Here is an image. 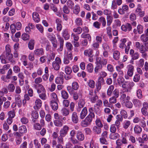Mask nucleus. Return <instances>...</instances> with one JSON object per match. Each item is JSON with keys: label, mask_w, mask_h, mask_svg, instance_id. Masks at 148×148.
Segmentation results:
<instances>
[{"label": "nucleus", "mask_w": 148, "mask_h": 148, "mask_svg": "<svg viewBox=\"0 0 148 148\" xmlns=\"http://www.w3.org/2000/svg\"><path fill=\"white\" fill-rule=\"evenodd\" d=\"M13 71L16 73H17L20 71V69L18 66H15L13 67Z\"/></svg>", "instance_id": "64"}, {"label": "nucleus", "mask_w": 148, "mask_h": 148, "mask_svg": "<svg viewBox=\"0 0 148 148\" xmlns=\"http://www.w3.org/2000/svg\"><path fill=\"white\" fill-rule=\"evenodd\" d=\"M148 51V42H145L144 45L141 46L140 49V52L141 53H144Z\"/></svg>", "instance_id": "7"}, {"label": "nucleus", "mask_w": 148, "mask_h": 148, "mask_svg": "<svg viewBox=\"0 0 148 148\" xmlns=\"http://www.w3.org/2000/svg\"><path fill=\"white\" fill-rule=\"evenodd\" d=\"M15 101L17 105L19 107H20L22 105V101L20 98L19 95H16L15 96Z\"/></svg>", "instance_id": "12"}, {"label": "nucleus", "mask_w": 148, "mask_h": 148, "mask_svg": "<svg viewBox=\"0 0 148 148\" xmlns=\"http://www.w3.org/2000/svg\"><path fill=\"white\" fill-rule=\"evenodd\" d=\"M69 129V127L67 125H64L60 131V136L65 137L67 134Z\"/></svg>", "instance_id": "2"}, {"label": "nucleus", "mask_w": 148, "mask_h": 148, "mask_svg": "<svg viewBox=\"0 0 148 148\" xmlns=\"http://www.w3.org/2000/svg\"><path fill=\"white\" fill-rule=\"evenodd\" d=\"M67 6L69 8L72 9L74 6V3L73 1L71 0H68L66 2Z\"/></svg>", "instance_id": "33"}, {"label": "nucleus", "mask_w": 148, "mask_h": 148, "mask_svg": "<svg viewBox=\"0 0 148 148\" xmlns=\"http://www.w3.org/2000/svg\"><path fill=\"white\" fill-rule=\"evenodd\" d=\"M52 66L55 70L58 71L60 69L59 64H57L55 62H53L52 63Z\"/></svg>", "instance_id": "51"}, {"label": "nucleus", "mask_w": 148, "mask_h": 148, "mask_svg": "<svg viewBox=\"0 0 148 148\" xmlns=\"http://www.w3.org/2000/svg\"><path fill=\"white\" fill-rule=\"evenodd\" d=\"M139 123V124L140 126L143 127H145V122L143 119L142 120L140 119Z\"/></svg>", "instance_id": "62"}, {"label": "nucleus", "mask_w": 148, "mask_h": 148, "mask_svg": "<svg viewBox=\"0 0 148 148\" xmlns=\"http://www.w3.org/2000/svg\"><path fill=\"white\" fill-rule=\"evenodd\" d=\"M147 36L146 34H143L140 37L141 40L143 42H147L148 40Z\"/></svg>", "instance_id": "39"}, {"label": "nucleus", "mask_w": 148, "mask_h": 148, "mask_svg": "<svg viewBox=\"0 0 148 148\" xmlns=\"http://www.w3.org/2000/svg\"><path fill=\"white\" fill-rule=\"evenodd\" d=\"M107 25L108 26L110 25L112 21V18L110 16L108 15L107 16Z\"/></svg>", "instance_id": "46"}, {"label": "nucleus", "mask_w": 148, "mask_h": 148, "mask_svg": "<svg viewBox=\"0 0 148 148\" xmlns=\"http://www.w3.org/2000/svg\"><path fill=\"white\" fill-rule=\"evenodd\" d=\"M140 79V75L138 74H136L134 76L133 81L135 82H138Z\"/></svg>", "instance_id": "56"}, {"label": "nucleus", "mask_w": 148, "mask_h": 148, "mask_svg": "<svg viewBox=\"0 0 148 148\" xmlns=\"http://www.w3.org/2000/svg\"><path fill=\"white\" fill-rule=\"evenodd\" d=\"M114 88V87L113 85H111L109 86L107 91V94L108 95L110 96L111 95Z\"/></svg>", "instance_id": "37"}, {"label": "nucleus", "mask_w": 148, "mask_h": 148, "mask_svg": "<svg viewBox=\"0 0 148 148\" xmlns=\"http://www.w3.org/2000/svg\"><path fill=\"white\" fill-rule=\"evenodd\" d=\"M87 69L88 71L90 73H92L93 69V66L92 64L90 63L87 65Z\"/></svg>", "instance_id": "40"}, {"label": "nucleus", "mask_w": 148, "mask_h": 148, "mask_svg": "<svg viewBox=\"0 0 148 148\" xmlns=\"http://www.w3.org/2000/svg\"><path fill=\"white\" fill-rule=\"evenodd\" d=\"M34 40L32 39H31L29 42L28 47L30 50H32L34 49Z\"/></svg>", "instance_id": "24"}, {"label": "nucleus", "mask_w": 148, "mask_h": 148, "mask_svg": "<svg viewBox=\"0 0 148 148\" xmlns=\"http://www.w3.org/2000/svg\"><path fill=\"white\" fill-rule=\"evenodd\" d=\"M119 134L115 132H111L110 135V138L112 139H116L119 137Z\"/></svg>", "instance_id": "22"}, {"label": "nucleus", "mask_w": 148, "mask_h": 148, "mask_svg": "<svg viewBox=\"0 0 148 148\" xmlns=\"http://www.w3.org/2000/svg\"><path fill=\"white\" fill-rule=\"evenodd\" d=\"M61 111L63 115L65 116L68 115L69 114V110L65 108H62Z\"/></svg>", "instance_id": "30"}, {"label": "nucleus", "mask_w": 148, "mask_h": 148, "mask_svg": "<svg viewBox=\"0 0 148 148\" xmlns=\"http://www.w3.org/2000/svg\"><path fill=\"white\" fill-rule=\"evenodd\" d=\"M62 121L60 120H55L53 121L54 125L57 127H61L63 125Z\"/></svg>", "instance_id": "25"}, {"label": "nucleus", "mask_w": 148, "mask_h": 148, "mask_svg": "<svg viewBox=\"0 0 148 148\" xmlns=\"http://www.w3.org/2000/svg\"><path fill=\"white\" fill-rule=\"evenodd\" d=\"M127 75L130 77H132L133 75L134 70V66L131 64L127 66Z\"/></svg>", "instance_id": "5"}, {"label": "nucleus", "mask_w": 148, "mask_h": 148, "mask_svg": "<svg viewBox=\"0 0 148 148\" xmlns=\"http://www.w3.org/2000/svg\"><path fill=\"white\" fill-rule=\"evenodd\" d=\"M99 21L102 23L103 26L105 27L106 25V21L105 18L103 17H101L99 19Z\"/></svg>", "instance_id": "44"}, {"label": "nucleus", "mask_w": 148, "mask_h": 148, "mask_svg": "<svg viewBox=\"0 0 148 148\" xmlns=\"http://www.w3.org/2000/svg\"><path fill=\"white\" fill-rule=\"evenodd\" d=\"M33 20L37 23L39 22L40 19L38 14L36 12H34L32 14Z\"/></svg>", "instance_id": "14"}, {"label": "nucleus", "mask_w": 148, "mask_h": 148, "mask_svg": "<svg viewBox=\"0 0 148 148\" xmlns=\"http://www.w3.org/2000/svg\"><path fill=\"white\" fill-rule=\"evenodd\" d=\"M35 105L36 106V107L34 106V108L35 109L40 108L42 105V101L40 99H37L35 101Z\"/></svg>", "instance_id": "20"}, {"label": "nucleus", "mask_w": 148, "mask_h": 148, "mask_svg": "<svg viewBox=\"0 0 148 148\" xmlns=\"http://www.w3.org/2000/svg\"><path fill=\"white\" fill-rule=\"evenodd\" d=\"M75 22L76 24L78 26L82 25V20L80 18H77L75 20Z\"/></svg>", "instance_id": "55"}, {"label": "nucleus", "mask_w": 148, "mask_h": 148, "mask_svg": "<svg viewBox=\"0 0 148 148\" xmlns=\"http://www.w3.org/2000/svg\"><path fill=\"white\" fill-rule=\"evenodd\" d=\"M51 101V105L52 109L54 110H57L58 108V105L57 103L58 101Z\"/></svg>", "instance_id": "17"}, {"label": "nucleus", "mask_w": 148, "mask_h": 148, "mask_svg": "<svg viewBox=\"0 0 148 148\" xmlns=\"http://www.w3.org/2000/svg\"><path fill=\"white\" fill-rule=\"evenodd\" d=\"M130 54L132 58V60H136L139 58V54L137 52L134 53V50L133 49H131L130 50ZM131 62H133V61H132L131 60Z\"/></svg>", "instance_id": "4"}, {"label": "nucleus", "mask_w": 148, "mask_h": 148, "mask_svg": "<svg viewBox=\"0 0 148 148\" xmlns=\"http://www.w3.org/2000/svg\"><path fill=\"white\" fill-rule=\"evenodd\" d=\"M120 55V53L117 51H115L113 53V58L116 60H118L119 58Z\"/></svg>", "instance_id": "31"}, {"label": "nucleus", "mask_w": 148, "mask_h": 148, "mask_svg": "<svg viewBox=\"0 0 148 148\" xmlns=\"http://www.w3.org/2000/svg\"><path fill=\"white\" fill-rule=\"evenodd\" d=\"M58 39L59 40L60 42V48L58 50L60 51H62L63 49L64 40L63 38L60 36L58 37Z\"/></svg>", "instance_id": "15"}, {"label": "nucleus", "mask_w": 148, "mask_h": 148, "mask_svg": "<svg viewBox=\"0 0 148 148\" xmlns=\"http://www.w3.org/2000/svg\"><path fill=\"white\" fill-rule=\"evenodd\" d=\"M121 115L125 119H127V113L125 110H122L121 111Z\"/></svg>", "instance_id": "49"}, {"label": "nucleus", "mask_w": 148, "mask_h": 148, "mask_svg": "<svg viewBox=\"0 0 148 148\" xmlns=\"http://www.w3.org/2000/svg\"><path fill=\"white\" fill-rule=\"evenodd\" d=\"M102 66L101 64L98 63L97 64L95 68V73H97L99 71L102 69Z\"/></svg>", "instance_id": "26"}, {"label": "nucleus", "mask_w": 148, "mask_h": 148, "mask_svg": "<svg viewBox=\"0 0 148 148\" xmlns=\"http://www.w3.org/2000/svg\"><path fill=\"white\" fill-rule=\"evenodd\" d=\"M98 97L96 95H94V96L89 98L92 103H95Z\"/></svg>", "instance_id": "63"}, {"label": "nucleus", "mask_w": 148, "mask_h": 148, "mask_svg": "<svg viewBox=\"0 0 148 148\" xmlns=\"http://www.w3.org/2000/svg\"><path fill=\"white\" fill-rule=\"evenodd\" d=\"M72 88L74 90H77L79 88V85L77 82H74L72 84Z\"/></svg>", "instance_id": "58"}, {"label": "nucleus", "mask_w": 148, "mask_h": 148, "mask_svg": "<svg viewBox=\"0 0 148 148\" xmlns=\"http://www.w3.org/2000/svg\"><path fill=\"white\" fill-rule=\"evenodd\" d=\"M8 89L10 92H13L15 89V86L12 84H10L8 86Z\"/></svg>", "instance_id": "47"}, {"label": "nucleus", "mask_w": 148, "mask_h": 148, "mask_svg": "<svg viewBox=\"0 0 148 148\" xmlns=\"http://www.w3.org/2000/svg\"><path fill=\"white\" fill-rule=\"evenodd\" d=\"M93 50L91 49L86 50L84 52V55L86 56H93Z\"/></svg>", "instance_id": "16"}, {"label": "nucleus", "mask_w": 148, "mask_h": 148, "mask_svg": "<svg viewBox=\"0 0 148 148\" xmlns=\"http://www.w3.org/2000/svg\"><path fill=\"white\" fill-rule=\"evenodd\" d=\"M73 12L75 14H77L80 11V7L78 5H76L73 8Z\"/></svg>", "instance_id": "28"}, {"label": "nucleus", "mask_w": 148, "mask_h": 148, "mask_svg": "<svg viewBox=\"0 0 148 148\" xmlns=\"http://www.w3.org/2000/svg\"><path fill=\"white\" fill-rule=\"evenodd\" d=\"M18 131L20 133L24 134L27 132V130L25 126L22 125L19 127Z\"/></svg>", "instance_id": "23"}, {"label": "nucleus", "mask_w": 148, "mask_h": 148, "mask_svg": "<svg viewBox=\"0 0 148 148\" xmlns=\"http://www.w3.org/2000/svg\"><path fill=\"white\" fill-rule=\"evenodd\" d=\"M21 38L24 40H29V36L28 34L24 33L22 34Z\"/></svg>", "instance_id": "42"}, {"label": "nucleus", "mask_w": 148, "mask_h": 148, "mask_svg": "<svg viewBox=\"0 0 148 148\" xmlns=\"http://www.w3.org/2000/svg\"><path fill=\"white\" fill-rule=\"evenodd\" d=\"M34 53L35 55L38 56L43 55L44 54L43 49L42 48L37 49L34 50Z\"/></svg>", "instance_id": "18"}, {"label": "nucleus", "mask_w": 148, "mask_h": 148, "mask_svg": "<svg viewBox=\"0 0 148 148\" xmlns=\"http://www.w3.org/2000/svg\"><path fill=\"white\" fill-rule=\"evenodd\" d=\"M32 117L35 119H37L39 116L38 114L36 111H33L32 113Z\"/></svg>", "instance_id": "41"}, {"label": "nucleus", "mask_w": 148, "mask_h": 148, "mask_svg": "<svg viewBox=\"0 0 148 148\" xmlns=\"http://www.w3.org/2000/svg\"><path fill=\"white\" fill-rule=\"evenodd\" d=\"M51 100H53V101H58V100L57 95L55 93L53 92L51 94Z\"/></svg>", "instance_id": "35"}, {"label": "nucleus", "mask_w": 148, "mask_h": 148, "mask_svg": "<svg viewBox=\"0 0 148 148\" xmlns=\"http://www.w3.org/2000/svg\"><path fill=\"white\" fill-rule=\"evenodd\" d=\"M35 87L37 90V92L38 93H40L43 91L45 90V88L43 86L40 84H38L35 86Z\"/></svg>", "instance_id": "10"}, {"label": "nucleus", "mask_w": 148, "mask_h": 148, "mask_svg": "<svg viewBox=\"0 0 148 148\" xmlns=\"http://www.w3.org/2000/svg\"><path fill=\"white\" fill-rule=\"evenodd\" d=\"M129 8L128 6L124 5L122 7V8H120L118 10V12L120 14H125V12L128 10Z\"/></svg>", "instance_id": "8"}, {"label": "nucleus", "mask_w": 148, "mask_h": 148, "mask_svg": "<svg viewBox=\"0 0 148 148\" xmlns=\"http://www.w3.org/2000/svg\"><path fill=\"white\" fill-rule=\"evenodd\" d=\"M71 119L73 122L74 123H77L78 122V117L77 113L75 112L73 113Z\"/></svg>", "instance_id": "9"}, {"label": "nucleus", "mask_w": 148, "mask_h": 148, "mask_svg": "<svg viewBox=\"0 0 148 148\" xmlns=\"http://www.w3.org/2000/svg\"><path fill=\"white\" fill-rule=\"evenodd\" d=\"M136 13H137L140 17H142L144 16L145 12L140 9V5H138V8L136 10Z\"/></svg>", "instance_id": "13"}, {"label": "nucleus", "mask_w": 148, "mask_h": 148, "mask_svg": "<svg viewBox=\"0 0 148 148\" xmlns=\"http://www.w3.org/2000/svg\"><path fill=\"white\" fill-rule=\"evenodd\" d=\"M103 78L101 77H99L98 79V82L96 84V90L98 92L101 89V84L104 83Z\"/></svg>", "instance_id": "3"}, {"label": "nucleus", "mask_w": 148, "mask_h": 148, "mask_svg": "<svg viewBox=\"0 0 148 148\" xmlns=\"http://www.w3.org/2000/svg\"><path fill=\"white\" fill-rule=\"evenodd\" d=\"M134 129L135 133L137 134H139L142 131V128L138 125H136L134 127Z\"/></svg>", "instance_id": "29"}, {"label": "nucleus", "mask_w": 148, "mask_h": 148, "mask_svg": "<svg viewBox=\"0 0 148 148\" xmlns=\"http://www.w3.org/2000/svg\"><path fill=\"white\" fill-rule=\"evenodd\" d=\"M82 29L79 27H78L77 28H74L73 29V31L74 32H77L79 34L81 33L82 32Z\"/></svg>", "instance_id": "52"}, {"label": "nucleus", "mask_w": 148, "mask_h": 148, "mask_svg": "<svg viewBox=\"0 0 148 148\" xmlns=\"http://www.w3.org/2000/svg\"><path fill=\"white\" fill-rule=\"evenodd\" d=\"M131 122L128 120L126 121L123 123V127L125 129L128 128L130 125Z\"/></svg>", "instance_id": "34"}, {"label": "nucleus", "mask_w": 148, "mask_h": 148, "mask_svg": "<svg viewBox=\"0 0 148 148\" xmlns=\"http://www.w3.org/2000/svg\"><path fill=\"white\" fill-rule=\"evenodd\" d=\"M76 138L78 140L82 141L84 139V136L82 132L78 131L76 134Z\"/></svg>", "instance_id": "11"}, {"label": "nucleus", "mask_w": 148, "mask_h": 148, "mask_svg": "<svg viewBox=\"0 0 148 148\" xmlns=\"http://www.w3.org/2000/svg\"><path fill=\"white\" fill-rule=\"evenodd\" d=\"M87 109L86 107H84L82 109L80 114V118L81 119H84L87 114Z\"/></svg>", "instance_id": "6"}, {"label": "nucleus", "mask_w": 148, "mask_h": 148, "mask_svg": "<svg viewBox=\"0 0 148 148\" xmlns=\"http://www.w3.org/2000/svg\"><path fill=\"white\" fill-rule=\"evenodd\" d=\"M133 102L134 104L136 106H139L140 104V101L138 99H134L133 100Z\"/></svg>", "instance_id": "60"}, {"label": "nucleus", "mask_w": 148, "mask_h": 148, "mask_svg": "<svg viewBox=\"0 0 148 148\" xmlns=\"http://www.w3.org/2000/svg\"><path fill=\"white\" fill-rule=\"evenodd\" d=\"M62 34V36L65 40H67L69 38L70 35L68 33V31L67 29H65L63 30Z\"/></svg>", "instance_id": "19"}, {"label": "nucleus", "mask_w": 148, "mask_h": 148, "mask_svg": "<svg viewBox=\"0 0 148 148\" xmlns=\"http://www.w3.org/2000/svg\"><path fill=\"white\" fill-rule=\"evenodd\" d=\"M81 37L83 38H87L89 41L91 40V37L90 35L88 34H86L85 33H83L81 35Z\"/></svg>", "instance_id": "27"}, {"label": "nucleus", "mask_w": 148, "mask_h": 148, "mask_svg": "<svg viewBox=\"0 0 148 148\" xmlns=\"http://www.w3.org/2000/svg\"><path fill=\"white\" fill-rule=\"evenodd\" d=\"M6 58L7 59L12 63H15V61L13 58V55L12 54H6L5 55Z\"/></svg>", "instance_id": "21"}, {"label": "nucleus", "mask_w": 148, "mask_h": 148, "mask_svg": "<svg viewBox=\"0 0 148 148\" xmlns=\"http://www.w3.org/2000/svg\"><path fill=\"white\" fill-rule=\"evenodd\" d=\"M65 71L67 74H71L72 72L71 68L68 66L65 67Z\"/></svg>", "instance_id": "57"}, {"label": "nucleus", "mask_w": 148, "mask_h": 148, "mask_svg": "<svg viewBox=\"0 0 148 148\" xmlns=\"http://www.w3.org/2000/svg\"><path fill=\"white\" fill-rule=\"evenodd\" d=\"M95 123L96 125L99 127H102L103 125L101 121L99 119H97L95 121Z\"/></svg>", "instance_id": "53"}, {"label": "nucleus", "mask_w": 148, "mask_h": 148, "mask_svg": "<svg viewBox=\"0 0 148 148\" xmlns=\"http://www.w3.org/2000/svg\"><path fill=\"white\" fill-rule=\"evenodd\" d=\"M12 73V69H9L6 75V78L9 79L11 78V75Z\"/></svg>", "instance_id": "59"}, {"label": "nucleus", "mask_w": 148, "mask_h": 148, "mask_svg": "<svg viewBox=\"0 0 148 148\" xmlns=\"http://www.w3.org/2000/svg\"><path fill=\"white\" fill-rule=\"evenodd\" d=\"M66 47L68 50L69 51H71L73 49V45L70 42H67L66 43Z\"/></svg>", "instance_id": "43"}, {"label": "nucleus", "mask_w": 148, "mask_h": 148, "mask_svg": "<svg viewBox=\"0 0 148 148\" xmlns=\"http://www.w3.org/2000/svg\"><path fill=\"white\" fill-rule=\"evenodd\" d=\"M88 84L90 87L92 88H93L95 87V82L93 80H90Z\"/></svg>", "instance_id": "61"}, {"label": "nucleus", "mask_w": 148, "mask_h": 148, "mask_svg": "<svg viewBox=\"0 0 148 148\" xmlns=\"http://www.w3.org/2000/svg\"><path fill=\"white\" fill-rule=\"evenodd\" d=\"M137 30L138 33L139 34H141L143 32V27L141 25H138L137 26Z\"/></svg>", "instance_id": "45"}, {"label": "nucleus", "mask_w": 148, "mask_h": 148, "mask_svg": "<svg viewBox=\"0 0 148 148\" xmlns=\"http://www.w3.org/2000/svg\"><path fill=\"white\" fill-rule=\"evenodd\" d=\"M55 82L56 84H62L63 83V79L61 77H58L56 79Z\"/></svg>", "instance_id": "48"}, {"label": "nucleus", "mask_w": 148, "mask_h": 148, "mask_svg": "<svg viewBox=\"0 0 148 148\" xmlns=\"http://www.w3.org/2000/svg\"><path fill=\"white\" fill-rule=\"evenodd\" d=\"M61 95L62 98L64 99H67L69 97L68 93L64 90H62L61 91Z\"/></svg>", "instance_id": "32"}, {"label": "nucleus", "mask_w": 148, "mask_h": 148, "mask_svg": "<svg viewBox=\"0 0 148 148\" xmlns=\"http://www.w3.org/2000/svg\"><path fill=\"white\" fill-rule=\"evenodd\" d=\"M89 114L84 120L81 122L82 126L86 127L90 125L93 119L95 117V116L93 112V110L92 108H90L89 109Z\"/></svg>", "instance_id": "1"}, {"label": "nucleus", "mask_w": 148, "mask_h": 148, "mask_svg": "<svg viewBox=\"0 0 148 148\" xmlns=\"http://www.w3.org/2000/svg\"><path fill=\"white\" fill-rule=\"evenodd\" d=\"M48 37L49 39L50 40L51 42L56 40V37L53 34H49Z\"/></svg>", "instance_id": "50"}, {"label": "nucleus", "mask_w": 148, "mask_h": 148, "mask_svg": "<svg viewBox=\"0 0 148 148\" xmlns=\"http://www.w3.org/2000/svg\"><path fill=\"white\" fill-rule=\"evenodd\" d=\"M100 128L96 126H94L93 127V130L94 132L97 134H100L101 132V129Z\"/></svg>", "instance_id": "36"}, {"label": "nucleus", "mask_w": 148, "mask_h": 148, "mask_svg": "<svg viewBox=\"0 0 148 148\" xmlns=\"http://www.w3.org/2000/svg\"><path fill=\"white\" fill-rule=\"evenodd\" d=\"M85 102L84 101L81 99L80 100L78 103V106L79 108H83L84 106Z\"/></svg>", "instance_id": "38"}, {"label": "nucleus", "mask_w": 148, "mask_h": 148, "mask_svg": "<svg viewBox=\"0 0 148 148\" xmlns=\"http://www.w3.org/2000/svg\"><path fill=\"white\" fill-rule=\"evenodd\" d=\"M34 129L38 130H40L42 128V126L38 123L34 124Z\"/></svg>", "instance_id": "54"}]
</instances>
